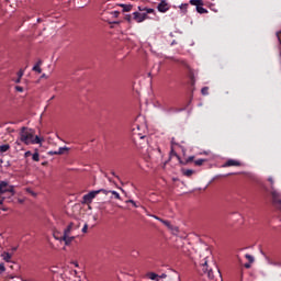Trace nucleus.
<instances>
[{"instance_id": "1", "label": "nucleus", "mask_w": 281, "mask_h": 281, "mask_svg": "<svg viewBox=\"0 0 281 281\" xmlns=\"http://www.w3.org/2000/svg\"><path fill=\"white\" fill-rule=\"evenodd\" d=\"M19 139L25 146H30V144H41V137L34 136V130L29 127H22L19 133Z\"/></svg>"}, {"instance_id": "2", "label": "nucleus", "mask_w": 281, "mask_h": 281, "mask_svg": "<svg viewBox=\"0 0 281 281\" xmlns=\"http://www.w3.org/2000/svg\"><path fill=\"white\" fill-rule=\"evenodd\" d=\"M268 181H269L270 188H271L270 194H271V198H272V203L281 212V193H280V191H278V190H276L273 188V183L274 182H273V178L272 177H269Z\"/></svg>"}, {"instance_id": "3", "label": "nucleus", "mask_w": 281, "mask_h": 281, "mask_svg": "<svg viewBox=\"0 0 281 281\" xmlns=\"http://www.w3.org/2000/svg\"><path fill=\"white\" fill-rule=\"evenodd\" d=\"M109 194V190L106 189H100V190H95V191H90L88 194H85L82 196V201L81 203L86 204V205H91V203H93V200L95 199V196H98V194Z\"/></svg>"}, {"instance_id": "4", "label": "nucleus", "mask_w": 281, "mask_h": 281, "mask_svg": "<svg viewBox=\"0 0 281 281\" xmlns=\"http://www.w3.org/2000/svg\"><path fill=\"white\" fill-rule=\"evenodd\" d=\"M200 276L206 277L209 280H214V270L207 265V258H204V261L199 267Z\"/></svg>"}, {"instance_id": "5", "label": "nucleus", "mask_w": 281, "mask_h": 281, "mask_svg": "<svg viewBox=\"0 0 281 281\" xmlns=\"http://www.w3.org/2000/svg\"><path fill=\"white\" fill-rule=\"evenodd\" d=\"M158 12H161L162 14H166L168 10H170L169 3H167L166 0H161L160 3L157 5Z\"/></svg>"}, {"instance_id": "6", "label": "nucleus", "mask_w": 281, "mask_h": 281, "mask_svg": "<svg viewBox=\"0 0 281 281\" xmlns=\"http://www.w3.org/2000/svg\"><path fill=\"white\" fill-rule=\"evenodd\" d=\"M182 65H183L184 67H187V69H188V76H189V78H190V80H191V85L194 86V83L196 82V79H194V76H195L194 71L192 70V68H190L189 65H187L186 61H182Z\"/></svg>"}, {"instance_id": "7", "label": "nucleus", "mask_w": 281, "mask_h": 281, "mask_svg": "<svg viewBox=\"0 0 281 281\" xmlns=\"http://www.w3.org/2000/svg\"><path fill=\"white\" fill-rule=\"evenodd\" d=\"M74 229H78V225H76L74 222H71L66 229L64 231V236H69Z\"/></svg>"}, {"instance_id": "8", "label": "nucleus", "mask_w": 281, "mask_h": 281, "mask_svg": "<svg viewBox=\"0 0 281 281\" xmlns=\"http://www.w3.org/2000/svg\"><path fill=\"white\" fill-rule=\"evenodd\" d=\"M75 239L76 237L69 235H63L60 238V240L65 243L66 247H69V245H71V243H74Z\"/></svg>"}, {"instance_id": "9", "label": "nucleus", "mask_w": 281, "mask_h": 281, "mask_svg": "<svg viewBox=\"0 0 281 281\" xmlns=\"http://www.w3.org/2000/svg\"><path fill=\"white\" fill-rule=\"evenodd\" d=\"M232 166L238 167V166H240V161L234 160V159H228V160L223 165V168H232Z\"/></svg>"}, {"instance_id": "10", "label": "nucleus", "mask_w": 281, "mask_h": 281, "mask_svg": "<svg viewBox=\"0 0 281 281\" xmlns=\"http://www.w3.org/2000/svg\"><path fill=\"white\" fill-rule=\"evenodd\" d=\"M160 223H162V225H166L171 232H179V227L173 226L172 224H170L169 221L160 220Z\"/></svg>"}, {"instance_id": "11", "label": "nucleus", "mask_w": 281, "mask_h": 281, "mask_svg": "<svg viewBox=\"0 0 281 281\" xmlns=\"http://www.w3.org/2000/svg\"><path fill=\"white\" fill-rule=\"evenodd\" d=\"M1 258H2V260H4V262L12 263V254L11 252L3 251L1 254Z\"/></svg>"}, {"instance_id": "12", "label": "nucleus", "mask_w": 281, "mask_h": 281, "mask_svg": "<svg viewBox=\"0 0 281 281\" xmlns=\"http://www.w3.org/2000/svg\"><path fill=\"white\" fill-rule=\"evenodd\" d=\"M8 182L7 181H0V194H5L8 192Z\"/></svg>"}, {"instance_id": "13", "label": "nucleus", "mask_w": 281, "mask_h": 281, "mask_svg": "<svg viewBox=\"0 0 281 281\" xmlns=\"http://www.w3.org/2000/svg\"><path fill=\"white\" fill-rule=\"evenodd\" d=\"M133 16H134V21H136V23H144V18H142V13L136 11L133 13Z\"/></svg>"}, {"instance_id": "14", "label": "nucleus", "mask_w": 281, "mask_h": 281, "mask_svg": "<svg viewBox=\"0 0 281 281\" xmlns=\"http://www.w3.org/2000/svg\"><path fill=\"white\" fill-rule=\"evenodd\" d=\"M119 7L123 9V12H131V10H133V5L132 4L121 3V4H119Z\"/></svg>"}, {"instance_id": "15", "label": "nucleus", "mask_w": 281, "mask_h": 281, "mask_svg": "<svg viewBox=\"0 0 281 281\" xmlns=\"http://www.w3.org/2000/svg\"><path fill=\"white\" fill-rule=\"evenodd\" d=\"M190 5H195V8H199V5H204L203 0H190Z\"/></svg>"}, {"instance_id": "16", "label": "nucleus", "mask_w": 281, "mask_h": 281, "mask_svg": "<svg viewBox=\"0 0 281 281\" xmlns=\"http://www.w3.org/2000/svg\"><path fill=\"white\" fill-rule=\"evenodd\" d=\"M195 10L199 14H207V9L203 8V5H198Z\"/></svg>"}, {"instance_id": "17", "label": "nucleus", "mask_w": 281, "mask_h": 281, "mask_svg": "<svg viewBox=\"0 0 281 281\" xmlns=\"http://www.w3.org/2000/svg\"><path fill=\"white\" fill-rule=\"evenodd\" d=\"M192 161H194V156H190L184 161H180V164H182V166H188V164H192Z\"/></svg>"}, {"instance_id": "18", "label": "nucleus", "mask_w": 281, "mask_h": 281, "mask_svg": "<svg viewBox=\"0 0 281 281\" xmlns=\"http://www.w3.org/2000/svg\"><path fill=\"white\" fill-rule=\"evenodd\" d=\"M182 175H184V177H191L192 175H194V170H192V169H183L182 170Z\"/></svg>"}, {"instance_id": "19", "label": "nucleus", "mask_w": 281, "mask_h": 281, "mask_svg": "<svg viewBox=\"0 0 281 281\" xmlns=\"http://www.w3.org/2000/svg\"><path fill=\"white\" fill-rule=\"evenodd\" d=\"M10 150V144L0 145V153H8Z\"/></svg>"}, {"instance_id": "20", "label": "nucleus", "mask_w": 281, "mask_h": 281, "mask_svg": "<svg viewBox=\"0 0 281 281\" xmlns=\"http://www.w3.org/2000/svg\"><path fill=\"white\" fill-rule=\"evenodd\" d=\"M109 193L112 194V196H114V199H117V201H122V196H120L117 191H108V194Z\"/></svg>"}, {"instance_id": "21", "label": "nucleus", "mask_w": 281, "mask_h": 281, "mask_svg": "<svg viewBox=\"0 0 281 281\" xmlns=\"http://www.w3.org/2000/svg\"><path fill=\"white\" fill-rule=\"evenodd\" d=\"M147 277L149 278V280H158L159 279V274L155 273V272H149L147 274Z\"/></svg>"}, {"instance_id": "22", "label": "nucleus", "mask_w": 281, "mask_h": 281, "mask_svg": "<svg viewBox=\"0 0 281 281\" xmlns=\"http://www.w3.org/2000/svg\"><path fill=\"white\" fill-rule=\"evenodd\" d=\"M188 7L189 4L188 3H182L180 4V10H182L183 14H188Z\"/></svg>"}, {"instance_id": "23", "label": "nucleus", "mask_w": 281, "mask_h": 281, "mask_svg": "<svg viewBox=\"0 0 281 281\" xmlns=\"http://www.w3.org/2000/svg\"><path fill=\"white\" fill-rule=\"evenodd\" d=\"M32 159H33V161H41V155L38 154V151H35L32 155Z\"/></svg>"}, {"instance_id": "24", "label": "nucleus", "mask_w": 281, "mask_h": 281, "mask_svg": "<svg viewBox=\"0 0 281 281\" xmlns=\"http://www.w3.org/2000/svg\"><path fill=\"white\" fill-rule=\"evenodd\" d=\"M69 150V148L67 147H60L58 150H57V154L58 155H65V151Z\"/></svg>"}, {"instance_id": "25", "label": "nucleus", "mask_w": 281, "mask_h": 281, "mask_svg": "<svg viewBox=\"0 0 281 281\" xmlns=\"http://www.w3.org/2000/svg\"><path fill=\"white\" fill-rule=\"evenodd\" d=\"M7 192H9L11 194V196H14V186H9L7 188Z\"/></svg>"}, {"instance_id": "26", "label": "nucleus", "mask_w": 281, "mask_h": 281, "mask_svg": "<svg viewBox=\"0 0 281 281\" xmlns=\"http://www.w3.org/2000/svg\"><path fill=\"white\" fill-rule=\"evenodd\" d=\"M33 71H36L37 74H42L43 69H41V66L35 65V66L33 67Z\"/></svg>"}, {"instance_id": "27", "label": "nucleus", "mask_w": 281, "mask_h": 281, "mask_svg": "<svg viewBox=\"0 0 281 281\" xmlns=\"http://www.w3.org/2000/svg\"><path fill=\"white\" fill-rule=\"evenodd\" d=\"M209 91H210V88H207V87H204L201 89L202 95H207Z\"/></svg>"}, {"instance_id": "28", "label": "nucleus", "mask_w": 281, "mask_h": 281, "mask_svg": "<svg viewBox=\"0 0 281 281\" xmlns=\"http://www.w3.org/2000/svg\"><path fill=\"white\" fill-rule=\"evenodd\" d=\"M195 166H201L202 164H205V159H198L194 161Z\"/></svg>"}, {"instance_id": "29", "label": "nucleus", "mask_w": 281, "mask_h": 281, "mask_svg": "<svg viewBox=\"0 0 281 281\" xmlns=\"http://www.w3.org/2000/svg\"><path fill=\"white\" fill-rule=\"evenodd\" d=\"M53 236L55 240H59L60 243H63V237L58 236V233H54Z\"/></svg>"}, {"instance_id": "30", "label": "nucleus", "mask_w": 281, "mask_h": 281, "mask_svg": "<svg viewBox=\"0 0 281 281\" xmlns=\"http://www.w3.org/2000/svg\"><path fill=\"white\" fill-rule=\"evenodd\" d=\"M145 12H146L147 14H155V9L145 8Z\"/></svg>"}, {"instance_id": "31", "label": "nucleus", "mask_w": 281, "mask_h": 281, "mask_svg": "<svg viewBox=\"0 0 281 281\" xmlns=\"http://www.w3.org/2000/svg\"><path fill=\"white\" fill-rule=\"evenodd\" d=\"M126 203H132L134 207H139V205H137V203L134 200H127Z\"/></svg>"}, {"instance_id": "32", "label": "nucleus", "mask_w": 281, "mask_h": 281, "mask_svg": "<svg viewBox=\"0 0 281 281\" xmlns=\"http://www.w3.org/2000/svg\"><path fill=\"white\" fill-rule=\"evenodd\" d=\"M245 258H246L249 262H254V256H251V255H245Z\"/></svg>"}, {"instance_id": "33", "label": "nucleus", "mask_w": 281, "mask_h": 281, "mask_svg": "<svg viewBox=\"0 0 281 281\" xmlns=\"http://www.w3.org/2000/svg\"><path fill=\"white\" fill-rule=\"evenodd\" d=\"M149 216H151V218H155L156 221H159V222L164 221V218H161V217H159L157 215H150L149 214Z\"/></svg>"}, {"instance_id": "34", "label": "nucleus", "mask_w": 281, "mask_h": 281, "mask_svg": "<svg viewBox=\"0 0 281 281\" xmlns=\"http://www.w3.org/2000/svg\"><path fill=\"white\" fill-rule=\"evenodd\" d=\"M88 229H89V225L85 224L82 227V233L87 234Z\"/></svg>"}, {"instance_id": "35", "label": "nucleus", "mask_w": 281, "mask_h": 281, "mask_svg": "<svg viewBox=\"0 0 281 281\" xmlns=\"http://www.w3.org/2000/svg\"><path fill=\"white\" fill-rule=\"evenodd\" d=\"M140 16L143 21H146L148 19V13H140Z\"/></svg>"}, {"instance_id": "36", "label": "nucleus", "mask_w": 281, "mask_h": 281, "mask_svg": "<svg viewBox=\"0 0 281 281\" xmlns=\"http://www.w3.org/2000/svg\"><path fill=\"white\" fill-rule=\"evenodd\" d=\"M23 74H25V71L23 69H21L19 72H18V78H23Z\"/></svg>"}, {"instance_id": "37", "label": "nucleus", "mask_w": 281, "mask_h": 281, "mask_svg": "<svg viewBox=\"0 0 281 281\" xmlns=\"http://www.w3.org/2000/svg\"><path fill=\"white\" fill-rule=\"evenodd\" d=\"M3 271H5V265L0 263V273H3Z\"/></svg>"}, {"instance_id": "38", "label": "nucleus", "mask_w": 281, "mask_h": 281, "mask_svg": "<svg viewBox=\"0 0 281 281\" xmlns=\"http://www.w3.org/2000/svg\"><path fill=\"white\" fill-rule=\"evenodd\" d=\"M15 90L19 91V93H23V87L21 86H16Z\"/></svg>"}, {"instance_id": "39", "label": "nucleus", "mask_w": 281, "mask_h": 281, "mask_svg": "<svg viewBox=\"0 0 281 281\" xmlns=\"http://www.w3.org/2000/svg\"><path fill=\"white\" fill-rule=\"evenodd\" d=\"M112 15H113L115 19H117V16H120V11H113V12H112Z\"/></svg>"}, {"instance_id": "40", "label": "nucleus", "mask_w": 281, "mask_h": 281, "mask_svg": "<svg viewBox=\"0 0 281 281\" xmlns=\"http://www.w3.org/2000/svg\"><path fill=\"white\" fill-rule=\"evenodd\" d=\"M168 278V276L166 273H162L161 276H158V280H164Z\"/></svg>"}, {"instance_id": "41", "label": "nucleus", "mask_w": 281, "mask_h": 281, "mask_svg": "<svg viewBox=\"0 0 281 281\" xmlns=\"http://www.w3.org/2000/svg\"><path fill=\"white\" fill-rule=\"evenodd\" d=\"M277 38H278L279 43L281 44V31L277 32Z\"/></svg>"}, {"instance_id": "42", "label": "nucleus", "mask_w": 281, "mask_h": 281, "mask_svg": "<svg viewBox=\"0 0 281 281\" xmlns=\"http://www.w3.org/2000/svg\"><path fill=\"white\" fill-rule=\"evenodd\" d=\"M131 20H132L131 14L125 15V21H127L128 23H131Z\"/></svg>"}, {"instance_id": "43", "label": "nucleus", "mask_w": 281, "mask_h": 281, "mask_svg": "<svg viewBox=\"0 0 281 281\" xmlns=\"http://www.w3.org/2000/svg\"><path fill=\"white\" fill-rule=\"evenodd\" d=\"M24 157H25V158H27V157H32V151H30V150H29V151H26V153L24 154Z\"/></svg>"}, {"instance_id": "44", "label": "nucleus", "mask_w": 281, "mask_h": 281, "mask_svg": "<svg viewBox=\"0 0 281 281\" xmlns=\"http://www.w3.org/2000/svg\"><path fill=\"white\" fill-rule=\"evenodd\" d=\"M139 12H146V8L138 7Z\"/></svg>"}, {"instance_id": "45", "label": "nucleus", "mask_w": 281, "mask_h": 281, "mask_svg": "<svg viewBox=\"0 0 281 281\" xmlns=\"http://www.w3.org/2000/svg\"><path fill=\"white\" fill-rule=\"evenodd\" d=\"M111 175L115 177L116 179H120V176L115 175V171H112Z\"/></svg>"}, {"instance_id": "46", "label": "nucleus", "mask_w": 281, "mask_h": 281, "mask_svg": "<svg viewBox=\"0 0 281 281\" xmlns=\"http://www.w3.org/2000/svg\"><path fill=\"white\" fill-rule=\"evenodd\" d=\"M35 65H38V67H41V65H43V60H38Z\"/></svg>"}, {"instance_id": "47", "label": "nucleus", "mask_w": 281, "mask_h": 281, "mask_svg": "<svg viewBox=\"0 0 281 281\" xmlns=\"http://www.w3.org/2000/svg\"><path fill=\"white\" fill-rule=\"evenodd\" d=\"M172 111H175V109H167L166 110L167 113H172Z\"/></svg>"}, {"instance_id": "48", "label": "nucleus", "mask_w": 281, "mask_h": 281, "mask_svg": "<svg viewBox=\"0 0 281 281\" xmlns=\"http://www.w3.org/2000/svg\"><path fill=\"white\" fill-rule=\"evenodd\" d=\"M249 267H251V265L245 263V268H246V269H249Z\"/></svg>"}, {"instance_id": "49", "label": "nucleus", "mask_w": 281, "mask_h": 281, "mask_svg": "<svg viewBox=\"0 0 281 281\" xmlns=\"http://www.w3.org/2000/svg\"><path fill=\"white\" fill-rule=\"evenodd\" d=\"M16 85H19V82H21V78L18 77V79L15 80Z\"/></svg>"}, {"instance_id": "50", "label": "nucleus", "mask_w": 281, "mask_h": 281, "mask_svg": "<svg viewBox=\"0 0 281 281\" xmlns=\"http://www.w3.org/2000/svg\"><path fill=\"white\" fill-rule=\"evenodd\" d=\"M139 139H146V136H140Z\"/></svg>"}, {"instance_id": "51", "label": "nucleus", "mask_w": 281, "mask_h": 281, "mask_svg": "<svg viewBox=\"0 0 281 281\" xmlns=\"http://www.w3.org/2000/svg\"><path fill=\"white\" fill-rule=\"evenodd\" d=\"M53 155H58V150L57 151H53Z\"/></svg>"}, {"instance_id": "52", "label": "nucleus", "mask_w": 281, "mask_h": 281, "mask_svg": "<svg viewBox=\"0 0 281 281\" xmlns=\"http://www.w3.org/2000/svg\"><path fill=\"white\" fill-rule=\"evenodd\" d=\"M0 205H3V199H2V200H0Z\"/></svg>"}, {"instance_id": "53", "label": "nucleus", "mask_w": 281, "mask_h": 281, "mask_svg": "<svg viewBox=\"0 0 281 281\" xmlns=\"http://www.w3.org/2000/svg\"><path fill=\"white\" fill-rule=\"evenodd\" d=\"M16 249H18L16 247H13V248H12V251H16Z\"/></svg>"}, {"instance_id": "54", "label": "nucleus", "mask_w": 281, "mask_h": 281, "mask_svg": "<svg viewBox=\"0 0 281 281\" xmlns=\"http://www.w3.org/2000/svg\"><path fill=\"white\" fill-rule=\"evenodd\" d=\"M10 267V269H14V266L13 265H11V266H9Z\"/></svg>"}, {"instance_id": "55", "label": "nucleus", "mask_w": 281, "mask_h": 281, "mask_svg": "<svg viewBox=\"0 0 281 281\" xmlns=\"http://www.w3.org/2000/svg\"><path fill=\"white\" fill-rule=\"evenodd\" d=\"M3 212H8V209H2Z\"/></svg>"}, {"instance_id": "56", "label": "nucleus", "mask_w": 281, "mask_h": 281, "mask_svg": "<svg viewBox=\"0 0 281 281\" xmlns=\"http://www.w3.org/2000/svg\"><path fill=\"white\" fill-rule=\"evenodd\" d=\"M120 190H121V192H123V193H124V189L120 188Z\"/></svg>"}, {"instance_id": "57", "label": "nucleus", "mask_w": 281, "mask_h": 281, "mask_svg": "<svg viewBox=\"0 0 281 281\" xmlns=\"http://www.w3.org/2000/svg\"><path fill=\"white\" fill-rule=\"evenodd\" d=\"M186 109H180V110H177V111H184Z\"/></svg>"}, {"instance_id": "58", "label": "nucleus", "mask_w": 281, "mask_h": 281, "mask_svg": "<svg viewBox=\"0 0 281 281\" xmlns=\"http://www.w3.org/2000/svg\"><path fill=\"white\" fill-rule=\"evenodd\" d=\"M217 273H218V276H221V271L220 270H217Z\"/></svg>"}, {"instance_id": "59", "label": "nucleus", "mask_w": 281, "mask_h": 281, "mask_svg": "<svg viewBox=\"0 0 281 281\" xmlns=\"http://www.w3.org/2000/svg\"><path fill=\"white\" fill-rule=\"evenodd\" d=\"M156 281H161V279H156Z\"/></svg>"}, {"instance_id": "60", "label": "nucleus", "mask_w": 281, "mask_h": 281, "mask_svg": "<svg viewBox=\"0 0 281 281\" xmlns=\"http://www.w3.org/2000/svg\"><path fill=\"white\" fill-rule=\"evenodd\" d=\"M42 78H45V75H42Z\"/></svg>"}, {"instance_id": "61", "label": "nucleus", "mask_w": 281, "mask_h": 281, "mask_svg": "<svg viewBox=\"0 0 281 281\" xmlns=\"http://www.w3.org/2000/svg\"><path fill=\"white\" fill-rule=\"evenodd\" d=\"M55 97H52L50 100H54Z\"/></svg>"}, {"instance_id": "62", "label": "nucleus", "mask_w": 281, "mask_h": 281, "mask_svg": "<svg viewBox=\"0 0 281 281\" xmlns=\"http://www.w3.org/2000/svg\"><path fill=\"white\" fill-rule=\"evenodd\" d=\"M75 267H78V263H75Z\"/></svg>"}]
</instances>
